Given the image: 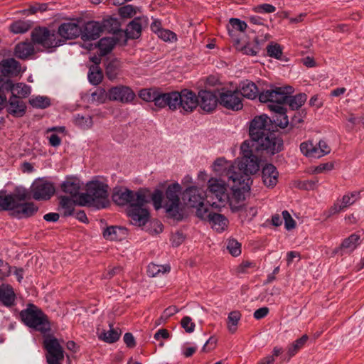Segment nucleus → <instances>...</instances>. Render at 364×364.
<instances>
[{
    "label": "nucleus",
    "instance_id": "obj_41",
    "mask_svg": "<svg viewBox=\"0 0 364 364\" xmlns=\"http://www.w3.org/2000/svg\"><path fill=\"white\" fill-rule=\"evenodd\" d=\"M102 31H107L110 33H116L119 31V23L115 18H107L103 19L101 22Z\"/></svg>",
    "mask_w": 364,
    "mask_h": 364
},
{
    "label": "nucleus",
    "instance_id": "obj_46",
    "mask_svg": "<svg viewBox=\"0 0 364 364\" xmlns=\"http://www.w3.org/2000/svg\"><path fill=\"white\" fill-rule=\"evenodd\" d=\"M75 124L83 129H88L92 127V117L90 115L77 114L74 117Z\"/></svg>",
    "mask_w": 364,
    "mask_h": 364
},
{
    "label": "nucleus",
    "instance_id": "obj_28",
    "mask_svg": "<svg viewBox=\"0 0 364 364\" xmlns=\"http://www.w3.org/2000/svg\"><path fill=\"white\" fill-rule=\"evenodd\" d=\"M26 110V105L24 102L17 99L15 96H11L7 107L8 112L16 117H23Z\"/></svg>",
    "mask_w": 364,
    "mask_h": 364
},
{
    "label": "nucleus",
    "instance_id": "obj_34",
    "mask_svg": "<svg viewBox=\"0 0 364 364\" xmlns=\"http://www.w3.org/2000/svg\"><path fill=\"white\" fill-rule=\"evenodd\" d=\"M34 47L31 43L21 42L18 43L14 50L15 56L20 59H26L28 56L33 54Z\"/></svg>",
    "mask_w": 364,
    "mask_h": 364
},
{
    "label": "nucleus",
    "instance_id": "obj_30",
    "mask_svg": "<svg viewBox=\"0 0 364 364\" xmlns=\"http://www.w3.org/2000/svg\"><path fill=\"white\" fill-rule=\"evenodd\" d=\"M20 71L21 65L14 58L5 59L1 62V76L9 77V75H17Z\"/></svg>",
    "mask_w": 364,
    "mask_h": 364
},
{
    "label": "nucleus",
    "instance_id": "obj_14",
    "mask_svg": "<svg viewBox=\"0 0 364 364\" xmlns=\"http://www.w3.org/2000/svg\"><path fill=\"white\" fill-rule=\"evenodd\" d=\"M299 148L305 156L314 159H319L331 152V148L324 140H320L316 144L311 141H304Z\"/></svg>",
    "mask_w": 364,
    "mask_h": 364
},
{
    "label": "nucleus",
    "instance_id": "obj_48",
    "mask_svg": "<svg viewBox=\"0 0 364 364\" xmlns=\"http://www.w3.org/2000/svg\"><path fill=\"white\" fill-rule=\"evenodd\" d=\"M241 318V314L238 311H231L228 316V328L231 333H234L237 328L239 321Z\"/></svg>",
    "mask_w": 364,
    "mask_h": 364
},
{
    "label": "nucleus",
    "instance_id": "obj_20",
    "mask_svg": "<svg viewBox=\"0 0 364 364\" xmlns=\"http://www.w3.org/2000/svg\"><path fill=\"white\" fill-rule=\"evenodd\" d=\"M102 33L100 21H90L85 23L81 28V38L85 41H94L100 38Z\"/></svg>",
    "mask_w": 364,
    "mask_h": 364
},
{
    "label": "nucleus",
    "instance_id": "obj_39",
    "mask_svg": "<svg viewBox=\"0 0 364 364\" xmlns=\"http://www.w3.org/2000/svg\"><path fill=\"white\" fill-rule=\"evenodd\" d=\"M75 203V201L67 196L60 197V207L63 211V215L65 217L73 215Z\"/></svg>",
    "mask_w": 364,
    "mask_h": 364
},
{
    "label": "nucleus",
    "instance_id": "obj_5",
    "mask_svg": "<svg viewBox=\"0 0 364 364\" xmlns=\"http://www.w3.org/2000/svg\"><path fill=\"white\" fill-rule=\"evenodd\" d=\"M167 97V107L171 110L181 108L186 112H191L199 105L198 96L193 91L188 89H183L181 92H168Z\"/></svg>",
    "mask_w": 364,
    "mask_h": 364
},
{
    "label": "nucleus",
    "instance_id": "obj_57",
    "mask_svg": "<svg viewBox=\"0 0 364 364\" xmlns=\"http://www.w3.org/2000/svg\"><path fill=\"white\" fill-rule=\"evenodd\" d=\"M163 199V192L159 189L155 190L152 193L151 200L153 201V205L156 210H159L161 208H164V204H162Z\"/></svg>",
    "mask_w": 364,
    "mask_h": 364
},
{
    "label": "nucleus",
    "instance_id": "obj_23",
    "mask_svg": "<svg viewBox=\"0 0 364 364\" xmlns=\"http://www.w3.org/2000/svg\"><path fill=\"white\" fill-rule=\"evenodd\" d=\"M279 173L272 164H267L262 170V179L268 188H274L278 182Z\"/></svg>",
    "mask_w": 364,
    "mask_h": 364
},
{
    "label": "nucleus",
    "instance_id": "obj_3",
    "mask_svg": "<svg viewBox=\"0 0 364 364\" xmlns=\"http://www.w3.org/2000/svg\"><path fill=\"white\" fill-rule=\"evenodd\" d=\"M20 317L26 326L42 333L50 331V323L48 316L33 304H28L26 309L20 312Z\"/></svg>",
    "mask_w": 364,
    "mask_h": 364
},
{
    "label": "nucleus",
    "instance_id": "obj_32",
    "mask_svg": "<svg viewBox=\"0 0 364 364\" xmlns=\"http://www.w3.org/2000/svg\"><path fill=\"white\" fill-rule=\"evenodd\" d=\"M208 222L211 225L213 229L219 232H223L228 225V220L223 215L216 213L209 215Z\"/></svg>",
    "mask_w": 364,
    "mask_h": 364
},
{
    "label": "nucleus",
    "instance_id": "obj_33",
    "mask_svg": "<svg viewBox=\"0 0 364 364\" xmlns=\"http://www.w3.org/2000/svg\"><path fill=\"white\" fill-rule=\"evenodd\" d=\"M16 295L9 286L0 287V301L6 307L12 306L15 303Z\"/></svg>",
    "mask_w": 364,
    "mask_h": 364
},
{
    "label": "nucleus",
    "instance_id": "obj_51",
    "mask_svg": "<svg viewBox=\"0 0 364 364\" xmlns=\"http://www.w3.org/2000/svg\"><path fill=\"white\" fill-rule=\"evenodd\" d=\"M267 53L268 56L280 60L282 58L283 51L282 48L279 44L272 42L267 46Z\"/></svg>",
    "mask_w": 364,
    "mask_h": 364
},
{
    "label": "nucleus",
    "instance_id": "obj_13",
    "mask_svg": "<svg viewBox=\"0 0 364 364\" xmlns=\"http://www.w3.org/2000/svg\"><path fill=\"white\" fill-rule=\"evenodd\" d=\"M272 127V121L266 114L255 117L251 121L249 129V134L252 141L258 140L267 132H271Z\"/></svg>",
    "mask_w": 364,
    "mask_h": 364
},
{
    "label": "nucleus",
    "instance_id": "obj_22",
    "mask_svg": "<svg viewBox=\"0 0 364 364\" xmlns=\"http://www.w3.org/2000/svg\"><path fill=\"white\" fill-rule=\"evenodd\" d=\"M58 33L64 40L75 39L80 36L81 28L77 23L65 22L59 26Z\"/></svg>",
    "mask_w": 364,
    "mask_h": 364
},
{
    "label": "nucleus",
    "instance_id": "obj_49",
    "mask_svg": "<svg viewBox=\"0 0 364 364\" xmlns=\"http://www.w3.org/2000/svg\"><path fill=\"white\" fill-rule=\"evenodd\" d=\"M29 104L33 107L37 109H45L50 105V100L46 96H36L29 100Z\"/></svg>",
    "mask_w": 364,
    "mask_h": 364
},
{
    "label": "nucleus",
    "instance_id": "obj_19",
    "mask_svg": "<svg viewBox=\"0 0 364 364\" xmlns=\"http://www.w3.org/2000/svg\"><path fill=\"white\" fill-rule=\"evenodd\" d=\"M168 92H162L156 89H142L139 92V97L146 102H154L159 108L167 107Z\"/></svg>",
    "mask_w": 364,
    "mask_h": 364
},
{
    "label": "nucleus",
    "instance_id": "obj_15",
    "mask_svg": "<svg viewBox=\"0 0 364 364\" xmlns=\"http://www.w3.org/2000/svg\"><path fill=\"white\" fill-rule=\"evenodd\" d=\"M219 103L224 107L238 111L242 109L243 104L238 90H223L219 93Z\"/></svg>",
    "mask_w": 364,
    "mask_h": 364
},
{
    "label": "nucleus",
    "instance_id": "obj_53",
    "mask_svg": "<svg viewBox=\"0 0 364 364\" xmlns=\"http://www.w3.org/2000/svg\"><path fill=\"white\" fill-rule=\"evenodd\" d=\"M360 198V191H353L351 193L344 195L341 200L343 203V207L348 208V206L355 203L358 200H359Z\"/></svg>",
    "mask_w": 364,
    "mask_h": 364
},
{
    "label": "nucleus",
    "instance_id": "obj_7",
    "mask_svg": "<svg viewBox=\"0 0 364 364\" xmlns=\"http://www.w3.org/2000/svg\"><path fill=\"white\" fill-rule=\"evenodd\" d=\"M182 187L178 183H173L168 186L165 191L164 208L173 218L181 220L182 214L180 213V198Z\"/></svg>",
    "mask_w": 364,
    "mask_h": 364
},
{
    "label": "nucleus",
    "instance_id": "obj_10",
    "mask_svg": "<svg viewBox=\"0 0 364 364\" xmlns=\"http://www.w3.org/2000/svg\"><path fill=\"white\" fill-rule=\"evenodd\" d=\"M31 38L34 43L41 45L45 48L58 47L65 41L58 38L55 31H50L44 27L34 28L31 33Z\"/></svg>",
    "mask_w": 364,
    "mask_h": 364
},
{
    "label": "nucleus",
    "instance_id": "obj_40",
    "mask_svg": "<svg viewBox=\"0 0 364 364\" xmlns=\"http://www.w3.org/2000/svg\"><path fill=\"white\" fill-rule=\"evenodd\" d=\"M87 78L89 82L93 85H97L102 82L103 75L98 65H95L90 67L87 73Z\"/></svg>",
    "mask_w": 364,
    "mask_h": 364
},
{
    "label": "nucleus",
    "instance_id": "obj_38",
    "mask_svg": "<svg viewBox=\"0 0 364 364\" xmlns=\"http://www.w3.org/2000/svg\"><path fill=\"white\" fill-rule=\"evenodd\" d=\"M307 95L305 93H299L294 96L288 95V99L286 104H288L293 110L300 108L306 101Z\"/></svg>",
    "mask_w": 364,
    "mask_h": 364
},
{
    "label": "nucleus",
    "instance_id": "obj_16",
    "mask_svg": "<svg viewBox=\"0 0 364 364\" xmlns=\"http://www.w3.org/2000/svg\"><path fill=\"white\" fill-rule=\"evenodd\" d=\"M55 188L53 183L39 179L31 186L32 197L35 200H48L55 193Z\"/></svg>",
    "mask_w": 364,
    "mask_h": 364
},
{
    "label": "nucleus",
    "instance_id": "obj_60",
    "mask_svg": "<svg viewBox=\"0 0 364 364\" xmlns=\"http://www.w3.org/2000/svg\"><path fill=\"white\" fill-rule=\"evenodd\" d=\"M159 38L162 39L164 41L172 42L176 41L177 37L175 33L168 29H162L158 34Z\"/></svg>",
    "mask_w": 364,
    "mask_h": 364
},
{
    "label": "nucleus",
    "instance_id": "obj_37",
    "mask_svg": "<svg viewBox=\"0 0 364 364\" xmlns=\"http://www.w3.org/2000/svg\"><path fill=\"white\" fill-rule=\"evenodd\" d=\"M115 43L116 41L113 38L105 37L101 38L97 43L100 55H106L109 53L114 47Z\"/></svg>",
    "mask_w": 364,
    "mask_h": 364
},
{
    "label": "nucleus",
    "instance_id": "obj_8",
    "mask_svg": "<svg viewBox=\"0 0 364 364\" xmlns=\"http://www.w3.org/2000/svg\"><path fill=\"white\" fill-rule=\"evenodd\" d=\"M252 146L257 151L265 152L269 155H274L283 149V140L273 130L252 141ZM251 147V145H250Z\"/></svg>",
    "mask_w": 364,
    "mask_h": 364
},
{
    "label": "nucleus",
    "instance_id": "obj_55",
    "mask_svg": "<svg viewBox=\"0 0 364 364\" xmlns=\"http://www.w3.org/2000/svg\"><path fill=\"white\" fill-rule=\"evenodd\" d=\"M343 203L342 201L341 200H337L331 207L323 212V215L328 218L344 210L346 208L343 207Z\"/></svg>",
    "mask_w": 364,
    "mask_h": 364
},
{
    "label": "nucleus",
    "instance_id": "obj_18",
    "mask_svg": "<svg viewBox=\"0 0 364 364\" xmlns=\"http://www.w3.org/2000/svg\"><path fill=\"white\" fill-rule=\"evenodd\" d=\"M208 198H215L218 202H225L228 198L227 187L225 182L220 179L211 178L208 182Z\"/></svg>",
    "mask_w": 364,
    "mask_h": 364
},
{
    "label": "nucleus",
    "instance_id": "obj_4",
    "mask_svg": "<svg viewBox=\"0 0 364 364\" xmlns=\"http://www.w3.org/2000/svg\"><path fill=\"white\" fill-rule=\"evenodd\" d=\"M109 186L100 181H92L87 183V192L82 193L80 198L83 205L95 206L97 209L105 208L108 197Z\"/></svg>",
    "mask_w": 364,
    "mask_h": 364
},
{
    "label": "nucleus",
    "instance_id": "obj_54",
    "mask_svg": "<svg viewBox=\"0 0 364 364\" xmlns=\"http://www.w3.org/2000/svg\"><path fill=\"white\" fill-rule=\"evenodd\" d=\"M227 249L233 257H237L241 254V244L235 239L228 240Z\"/></svg>",
    "mask_w": 364,
    "mask_h": 364
},
{
    "label": "nucleus",
    "instance_id": "obj_1",
    "mask_svg": "<svg viewBox=\"0 0 364 364\" xmlns=\"http://www.w3.org/2000/svg\"><path fill=\"white\" fill-rule=\"evenodd\" d=\"M113 201L119 205H128L127 215L134 225H144L149 219V212L146 208L149 202L146 191L139 189L133 191L128 188L119 190L113 193Z\"/></svg>",
    "mask_w": 364,
    "mask_h": 364
},
{
    "label": "nucleus",
    "instance_id": "obj_50",
    "mask_svg": "<svg viewBox=\"0 0 364 364\" xmlns=\"http://www.w3.org/2000/svg\"><path fill=\"white\" fill-rule=\"evenodd\" d=\"M240 210L239 216L242 221H251L257 214L256 207H244L238 209Z\"/></svg>",
    "mask_w": 364,
    "mask_h": 364
},
{
    "label": "nucleus",
    "instance_id": "obj_27",
    "mask_svg": "<svg viewBox=\"0 0 364 364\" xmlns=\"http://www.w3.org/2000/svg\"><path fill=\"white\" fill-rule=\"evenodd\" d=\"M38 210L33 202H22L16 208L12 209L14 215L18 218L33 216Z\"/></svg>",
    "mask_w": 364,
    "mask_h": 364
},
{
    "label": "nucleus",
    "instance_id": "obj_9",
    "mask_svg": "<svg viewBox=\"0 0 364 364\" xmlns=\"http://www.w3.org/2000/svg\"><path fill=\"white\" fill-rule=\"evenodd\" d=\"M255 173H249L247 171L241 172L235 174L230 172V179L232 181V199L239 202L245 200V194L250 191V185L252 182L250 175Z\"/></svg>",
    "mask_w": 364,
    "mask_h": 364
},
{
    "label": "nucleus",
    "instance_id": "obj_6",
    "mask_svg": "<svg viewBox=\"0 0 364 364\" xmlns=\"http://www.w3.org/2000/svg\"><path fill=\"white\" fill-rule=\"evenodd\" d=\"M294 92L291 86L277 87L271 85L269 89L259 92V100L262 103H269V108L274 111V108L277 106H284L288 99V95Z\"/></svg>",
    "mask_w": 364,
    "mask_h": 364
},
{
    "label": "nucleus",
    "instance_id": "obj_64",
    "mask_svg": "<svg viewBox=\"0 0 364 364\" xmlns=\"http://www.w3.org/2000/svg\"><path fill=\"white\" fill-rule=\"evenodd\" d=\"M242 50L246 55L255 56L259 51V46L257 43L255 44L247 43L242 48Z\"/></svg>",
    "mask_w": 364,
    "mask_h": 364
},
{
    "label": "nucleus",
    "instance_id": "obj_62",
    "mask_svg": "<svg viewBox=\"0 0 364 364\" xmlns=\"http://www.w3.org/2000/svg\"><path fill=\"white\" fill-rule=\"evenodd\" d=\"M230 24L232 29L243 32L246 30L247 25L242 20L236 18H232L230 19Z\"/></svg>",
    "mask_w": 364,
    "mask_h": 364
},
{
    "label": "nucleus",
    "instance_id": "obj_35",
    "mask_svg": "<svg viewBox=\"0 0 364 364\" xmlns=\"http://www.w3.org/2000/svg\"><path fill=\"white\" fill-rule=\"evenodd\" d=\"M308 339V336L304 334L301 338L289 344L287 347L288 358L287 360H289L293 356H294L304 346Z\"/></svg>",
    "mask_w": 364,
    "mask_h": 364
},
{
    "label": "nucleus",
    "instance_id": "obj_47",
    "mask_svg": "<svg viewBox=\"0 0 364 364\" xmlns=\"http://www.w3.org/2000/svg\"><path fill=\"white\" fill-rule=\"evenodd\" d=\"M91 101L97 105L105 103L109 100V90L107 92L102 87H97L95 92L91 94Z\"/></svg>",
    "mask_w": 364,
    "mask_h": 364
},
{
    "label": "nucleus",
    "instance_id": "obj_42",
    "mask_svg": "<svg viewBox=\"0 0 364 364\" xmlns=\"http://www.w3.org/2000/svg\"><path fill=\"white\" fill-rule=\"evenodd\" d=\"M109 326L110 329L102 332L100 336V338L106 343H113L119 340L121 331L119 328H114L112 325Z\"/></svg>",
    "mask_w": 364,
    "mask_h": 364
},
{
    "label": "nucleus",
    "instance_id": "obj_44",
    "mask_svg": "<svg viewBox=\"0 0 364 364\" xmlns=\"http://www.w3.org/2000/svg\"><path fill=\"white\" fill-rule=\"evenodd\" d=\"M171 267L168 264L159 265L154 263H150L147 267V274L149 277H154L169 272Z\"/></svg>",
    "mask_w": 364,
    "mask_h": 364
},
{
    "label": "nucleus",
    "instance_id": "obj_12",
    "mask_svg": "<svg viewBox=\"0 0 364 364\" xmlns=\"http://www.w3.org/2000/svg\"><path fill=\"white\" fill-rule=\"evenodd\" d=\"M31 198L30 193L24 188H16L14 193L0 195V210H12L20 203Z\"/></svg>",
    "mask_w": 364,
    "mask_h": 364
},
{
    "label": "nucleus",
    "instance_id": "obj_36",
    "mask_svg": "<svg viewBox=\"0 0 364 364\" xmlns=\"http://www.w3.org/2000/svg\"><path fill=\"white\" fill-rule=\"evenodd\" d=\"M274 112L276 113L275 118L274 119L276 125L282 129L286 128L289 124L286 108L284 106L277 105L274 108Z\"/></svg>",
    "mask_w": 364,
    "mask_h": 364
},
{
    "label": "nucleus",
    "instance_id": "obj_21",
    "mask_svg": "<svg viewBox=\"0 0 364 364\" xmlns=\"http://www.w3.org/2000/svg\"><path fill=\"white\" fill-rule=\"evenodd\" d=\"M200 107L206 112L213 111L219 102V96L214 92L208 90H200L198 95Z\"/></svg>",
    "mask_w": 364,
    "mask_h": 364
},
{
    "label": "nucleus",
    "instance_id": "obj_31",
    "mask_svg": "<svg viewBox=\"0 0 364 364\" xmlns=\"http://www.w3.org/2000/svg\"><path fill=\"white\" fill-rule=\"evenodd\" d=\"M127 234V228L119 226L108 227L103 232L104 237L108 240L121 241L126 238Z\"/></svg>",
    "mask_w": 364,
    "mask_h": 364
},
{
    "label": "nucleus",
    "instance_id": "obj_11",
    "mask_svg": "<svg viewBox=\"0 0 364 364\" xmlns=\"http://www.w3.org/2000/svg\"><path fill=\"white\" fill-rule=\"evenodd\" d=\"M43 348L46 351V358L48 364H62L64 360V350L59 341L52 335L45 336Z\"/></svg>",
    "mask_w": 364,
    "mask_h": 364
},
{
    "label": "nucleus",
    "instance_id": "obj_29",
    "mask_svg": "<svg viewBox=\"0 0 364 364\" xmlns=\"http://www.w3.org/2000/svg\"><path fill=\"white\" fill-rule=\"evenodd\" d=\"M359 240L360 237L358 235L352 234L343 241L341 246L336 248L334 252L340 253L341 255L351 253L357 247Z\"/></svg>",
    "mask_w": 364,
    "mask_h": 364
},
{
    "label": "nucleus",
    "instance_id": "obj_43",
    "mask_svg": "<svg viewBox=\"0 0 364 364\" xmlns=\"http://www.w3.org/2000/svg\"><path fill=\"white\" fill-rule=\"evenodd\" d=\"M141 32V24L139 18H134L127 26V36L130 38H137Z\"/></svg>",
    "mask_w": 364,
    "mask_h": 364
},
{
    "label": "nucleus",
    "instance_id": "obj_24",
    "mask_svg": "<svg viewBox=\"0 0 364 364\" xmlns=\"http://www.w3.org/2000/svg\"><path fill=\"white\" fill-rule=\"evenodd\" d=\"M81 183L79 178L73 176H67L62 183L61 191L74 198L79 195L81 189Z\"/></svg>",
    "mask_w": 364,
    "mask_h": 364
},
{
    "label": "nucleus",
    "instance_id": "obj_17",
    "mask_svg": "<svg viewBox=\"0 0 364 364\" xmlns=\"http://www.w3.org/2000/svg\"><path fill=\"white\" fill-rule=\"evenodd\" d=\"M136 95L128 86L118 85L109 89V100L119 102L123 104L132 102Z\"/></svg>",
    "mask_w": 364,
    "mask_h": 364
},
{
    "label": "nucleus",
    "instance_id": "obj_26",
    "mask_svg": "<svg viewBox=\"0 0 364 364\" xmlns=\"http://www.w3.org/2000/svg\"><path fill=\"white\" fill-rule=\"evenodd\" d=\"M238 90L240 96H242L250 100H255L259 97V92L257 85L252 81L246 80L241 82L239 85Z\"/></svg>",
    "mask_w": 364,
    "mask_h": 364
},
{
    "label": "nucleus",
    "instance_id": "obj_52",
    "mask_svg": "<svg viewBox=\"0 0 364 364\" xmlns=\"http://www.w3.org/2000/svg\"><path fill=\"white\" fill-rule=\"evenodd\" d=\"M256 263L250 261H242L235 269L237 274H249L256 269Z\"/></svg>",
    "mask_w": 364,
    "mask_h": 364
},
{
    "label": "nucleus",
    "instance_id": "obj_61",
    "mask_svg": "<svg viewBox=\"0 0 364 364\" xmlns=\"http://www.w3.org/2000/svg\"><path fill=\"white\" fill-rule=\"evenodd\" d=\"M28 29V26L23 21H16L11 26V30L14 33H23Z\"/></svg>",
    "mask_w": 364,
    "mask_h": 364
},
{
    "label": "nucleus",
    "instance_id": "obj_45",
    "mask_svg": "<svg viewBox=\"0 0 364 364\" xmlns=\"http://www.w3.org/2000/svg\"><path fill=\"white\" fill-rule=\"evenodd\" d=\"M119 63L117 60L109 61L105 68L106 75L110 80L116 79L119 73Z\"/></svg>",
    "mask_w": 364,
    "mask_h": 364
},
{
    "label": "nucleus",
    "instance_id": "obj_63",
    "mask_svg": "<svg viewBox=\"0 0 364 364\" xmlns=\"http://www.w3.org/2000/svg\"><path fill=\"white\" fill-rule=\"evenodd\" d=\"M213 213V212L209 211L208 208L204 205V203L197 207L196 215L203 220L208 221L209 220V215Z\"/></svg>",
    "mask_w": 364,
    "mask_h": 364
},
{
    "label": "nucleus",
    "instance_id": "obj_58",
    "mask_svg": "<svg viewBox=\"0 0 364 364\" xmlns=\"http://www.w3.org/2000/svg\"><path fill=\"white\" fill-rule=\"evenodd\" d=\"M181 325L186 332L191 333L195 330L196 324L190 316H184L181 321Z\"/></svg>",
    "mask_w": 364,
    "mask_h": 364
},
{
    "label": "nucleus",
    "instance_id": "obj_25",
    "mask_svg": "<svg viewBox=\"0 0 364 364\" xmlns=\"http://www.w3.org/2000/svg\"><path fill=\"white\" fill-rule=\"evenodd\" d=\"M182 198L191 207H198L203 203V198L195 186L187 188L182 193Z\"/></svg>",
    "mask_w": 364,
    "mask_h": 364
},
{
    "label": "nucleus",
    "instance_id": "obj_2",
    "mask_svg": "<svg viewBox=\"0 0 364 364\" xmlns=\"http://www.w3.org/2000/svg\"><path fill=\"white\" fill-rule=\"evenodd\" d=\"M242 157L237 158L234 163H231L224 158L217 159L213 165V171L220 176H226L230 179V172L239 174L243 171L249 173H257L259 168V161L258 157L252 152L250 149V142L245 141L240 146Z\"/></svg>",
    "mask_w": 364,
    "mask_h": 364
},
{
    "label": "nucleus",
    "instance_id": "obj_56",
    "mask_svg": "<svg viewBox=\"0 0 364 364\" xmlns=\"http://www.w3.org/2000/svg\"><path fill=\"white\" fill-rule=\"evenodd\" d=\"M318 180L316 178L310 179V180H305L303 181H299L297 184V187L299 189L303 190H314L318 186Z\"/></svg>",
    "mask_w": 364,
    "mask_h": 364
},
{
    "label": "nucleus",
    "instance_id": "obj_59",
    "mask_svg": "<svg viewBox=\"0 0 364 364\" xmlns=\"http://www.w3.org/2000/svg\"><path fill=\"white\" fill-rule=\"evenodd\" d=\"M284 222V227L287 230H291L296 227V222L291 216L287 210H284L282 213Z\"/></svg>",
    "mask_w": 364,
    "mask_h": 364
}]
</instances>
